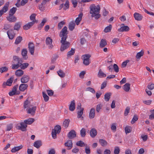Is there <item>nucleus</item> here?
I'll return each mask as SVG.
<instances>
[{
  "label": "nucleus",
  "instance_id": "nucleus-25",
  "mask_svg": "<svg viewBox=\"0 0 154 154\" xmlns=\"http://www.w3.org/2000/svg\"><path fill=\"white\" fill-rule=\"evenodd\" d=\"M75 24L74 21H71L69 24V30L71 31H72L75 28Z\"/></svg>",
  "mask_w": 154,
  "mask_h": 154
},
{
  "label": "nucleus",
  "instance_id": "nucleus-31",
  "mask_svg": "<svg viewBox=\"0 0 154 154\" xmlns=\"http://www.w3.org/2000/svg\"><path fill=\"white\" fill-rule=\"evenodd\" d=\"M82 16L83 14L82 13H81L79 15L78 17H77L76 19L75 22L76 23L77 25H78L79 24V23L82 20Z\"/></svg>",
  "mask_w": 154,
  "mask_h": 154
},
{
  "label": "nucleus",
  "instance_id": "nucleus-52",
  "mask_svg": "<svg viewBox=\"0 0 154 154\" xmlns=\"http://www.w3.org/2000/svg\"><path fill=\"white\" fill-rule=\"evenodd\" d=\"M112 28V25L109 24L108 26H107L105 28L104 31L105 32H109L111 31Z\"/></svg>",
  "mask_w": 154,
  "mask_h": 154
},
{
  "label": "nucleus",
  "instance_id": "nucleus-39",
  "mask_svg": "<svg viewBox=\"0 0 154 154\" xmlns=\"http://www.w3.org/2000/svg\"><path fill=\"white\" fill-rule=\"evenodd\" d=\"M111 95V93H107L105 94L104 95V99L106 101H108L110 98V96Z\"/></svg>",
  "mask_w": 154,
  "mask_h": 154
},
{
  "label": "nucleus",
  "instance_id": "nucleus-63",
  "mask_svg": "<svg viewBox=\"0 0 154 154\" xmlns=\"http://www.w3.org/2000/svg\"><path fill=\"white\" fill-rule=\"evenodd\" d=\"M86 91H89L93 93H95V91L94 89L92 88L88 87L86 89Z\"/></svg>",
  "mask_w": 154,
  "mask_h": 154
},
{
  "label": "nucleus",
  "instance_id": "nucleus-7",
  "mask_svg": "<svg viewBox=\"0 0 154 154\" xmlns=\"http://www.w3.org/2000/svg\"><path fill=\"white\" fill-rule=\"evenodd\" d=\"M28 48L29 52L32 55L34 54L35 50V46L32 42H29L28 44Z\"/></svg>",
  "mask_w": 154,
  "mask_h": 154
},
{
  "label": "nucleus",
  "instance_id": "nucleus-43",
  "mask_svg": "<svg viewBox=\"0 0 154 154\" xmlns=\"http://www.w3.org/2000/svg\"><path fill=\"white\" fill-rule=\"evenodd\" d=\"M98 76L100 78L105 77L106 76V75L100 69L99 70L98 73Z\"/></svg>",
  "mask_w": 154,
  "mask_h": 154
},
{
  "label": "nucleus",
  "instance_id": "nucleus-44",
  "mask_svg": "<svg viewBox=\"0 0 154 154\" xmlns=\"http://www.w3.org/2000/svg\"><path fill=\"white\" fill-rule=\"evenodd\" d=\"M57 73L58 75L61 78H64L65 76V74L63 71L60 69L57 71Z\"/></svg>",
  "mask_w": 154,
  "mask_h": 154
},
{
  "label": "nucleus",
  "instance_id": "nucleus-34",
  "mask_svg": "<svg viewBox=\"0 0 154 154\" xmlns=\"http://www.w3.org/2000/svg\"><path fill=\"white\" fill-rule=\"evenodd\" d=\"M123 89L126 92H128L130 89V84L126 83L123 86Z\"/></svg>",
  "mask_w": 154,
  "mask_h": 154
},
{
  "label": "nucleus",
  "instance_id": "nucleus-29",
  "mask_svg": "<svg viewBox=\"0 0 154 154\" xmlns=\"http://www.w3.org/2000/svg\"><path fill=\"white\" fill-rule=\"evenodd\" d=\"M27 51L26 49H23L22 51L21 54L23 58L26 60L28 58L27 55Z\"/></svg>",
  "mask_w": 154,
  "mask_h": 154
},
{
  "label": "nucleus",
  "instance_id": "nucleus-3",
  "mask_svg": "<svg viewBox=\"0 0 154 154\" xmlns=\"http://www.w3.org/2000/svg\"><path fill=\"white\" fill-rule=\"evenodd\" d=\"M90 13L92 14L94 13H98L100 10V8L99 5L97 6L94 5H91L90 7Z\"/></svg>",
  "mask_w": 154,
  "mask_h": 154
},
{
  "label": "nucleus",
  "instance_id": "nucleus-5",
  "mask_svg": "<svg viewBox=\"0 0 154 154\" xmlns=\"http://www.w3.org/2000/svg\"><path fill=\"white\" fill-rule=\"evenodd\" d=\"M84 58L83 64L86 66L89 65L90 63V58L91 57V55L89 54H85L83 55Z\"/></svg>",
  "mask_w": 154,
  "mask_h": 154
},
{
  "label": "nucleus",
  "instance_id": "nucleus-56",
  "mask_svg": "<svg viewBox=\"0 0 154 154\" xmlns=\"http://www.w3.org/2000/svg\"><path fill=\"white\" fill-rule=\"evenodd\" d=\"M138 119L137 116L136 115H134L132 119L131 120V123L132 124L135 123L136 121H137Z\"/></svg>",
  "mask_w": 154,
  "mask_h": 154
},
{
  "label": "nucleus",
  "instance_id": "nucleus-64",
  "mask_svg": "<svg viewBox=\"0 0 154 154\" xmlns=\"http://www.w3.org/2000/svg\"><path fill=\"white\" fill-rule=\"evenodd\" d=\"M113 69L116 72H119V68L118 66L116 64H114L113 66Z\"/></svg>",
  "mask_w": 154,
  "mask_h": 154
},
{
  "label": "nucleus",
  "instance_id": "nucleus-24",
  "mask_svg": "<svg viewBox=\"0 0 154 154\" xmlns=\"http://www.w3.org/2000/svg\"><path fill=\"white\" fill-rule=\"evenodd\" d=\"M42 145V142L40 140L35 141L34 143L33 146L37 149L39 148Z\"/></svg>",
  "mask_w": 154,
  "mask_h": 154
},
{
  "label": "nucleus",
  "instance_id": "nucleus-17",
  "mask_svg": "<svg viewBox=\"0 0 154 154\" xmlns=\"http://www.w3.org/2000/svg\"><path fill=\"white\" fill-rule=\"evenodd\" d=\"M9 4V2H6L4 6L2 8V9L0 10V11H1L3 13L6 12L8 11V9Z\"/></svg>",
  "mask_w": 154,
  "mask_h": 154
},
{
  "label": "nucleus",
  "instance_id": "nucleus-42",
  "mask_svg": "<svg viewBox=\"0 0 154 154\" xmlns=\"http://www.w3.org/2000/svg\"><path fill=\"white\" fill-rule=\"evenodd\" d=\"M86 130L85 129L82 128L80 131V135L82 137H84L86 134Z\"/></svg>",
  "mask_w": 154,
  "mask_h": 154
},
{
  "label": "nucleus",
  "instance_id": "nucleus-36",
  "mask_svg": "<svg viewBox=\"0 0 154 154\" xmlns=\"http://www.w3.org/2000/svg\"><path fill=\"white\" fill-rule=\"evenodd\" d=\"M36 14H32L30 17V19L31 21H32L31 22H34L33 23L35 24V22L37 23V21L35 19V17Z\"/></svg>",
  "mask_w": 154,
  "mask_h": 154
},
{
  "label": "nucleus",
  "instance_id": "nucleus-38",
  "mask_svg": "<svg viewBox=\"0 0 154 154\" xmlns=\"http://www.w3.org/2000/svg\"><path fill=\"white\" fill-rule=\"evenodd\" d=\"M34 120L33 118H29L28 119L25 120L24 121L25 124L27 125V124L30 125L32 124L34 122Z\"/></svg>",
  "mask_w": 154,
  "mask_h": 154
},
{
  "label": "nucleus",
  "instance_id": "nucleus-45",
  "mask_svg": "<svg viewBox=\"0 0 154 154\" xmlns=\"http://www.w3.org/2000/svg\"><path fill=\"white\" fill-rule=\"evenodd\" d=\"M21 63L20 64V67L21 69H24L28 67L29 65V64L28 63Z\"/></svg>",
  "mask_w": 154,
  "mask_h": 154
},
{
  "label": "nucleus",
  "instance_id": "nucleus-30",
  "mask_svg": "<svg viewBox=\"0 0 154 154\" xmlns=\"http://www.w3.org/2000/svg\"><path fill=\"white\" fill-rule=\"evenodd\" d=\"M107 44L106 41V39H102L101 40L100 44V47L101 48H103L105 47Z\"/></svg>",
  "mask_w": 154,
  "mask_h": 154
},
{
  "label": "nucleus",
  "instance_id": "nucleus-48",
  "mask_svg": "<svg viewBox=\"0 0 154 154\" xmlns=\"http://www.w3.org/2000/svg\"><path fill=\"white\" fill-rule=\"evenodd\" d=\"M125 132L126 134L130 133L132 131V128L131 127L127 126L125 128Z\"/></svg>",
  "mask_w": 154,
  "mask_h": 154
},
{
  "label": "nucleus",
  "instance_id": "nucleus-6",
  "mask_svg": "<svg viewBox=\"0 0 154 154\" xmlns=\"http://www.w3.org/2000/svg\"><path fill=\"white\" fill-rule=\"evenodd\" d=\"M14 79V77L12 76L9 79H8L6 82H3L2 86L3 88H5L6 86H11L13 82V80Z\"/></svg>",
  "mask_w": 154,
  "mask_h": 154
},
{
  "label": "nucleus",
  "instance_id": "nucleus-11",
  "mask_svg": "<svg viewBox=\"0 0 154 154\" xmlns=\"http://www.w3.org/2000/svg\"><path fill=\"white\" fill-rule=\"evenodd\" d=\"M7 33L9 38L11 40L13 39L15 35L14 30L12 29L8 30Z\"/></svg>",
  "mask_w": 154,
  "mask_h": 154
},
{
  "label": "nucleus",
  "instance_id": "nucleus-26",
  "mask_svg": "<svg viewBox=\"0 0 154 154\" xmlns=\"http://www.w3.org/2000/svg\"><path fill=\"white\" fill-rule=\"evenodd\" d=\"M97 131L95 129L93 128H92L90 130V134L91 137L94 138L97 135Z\"/></svg>",
  "mask_w": 154,
  "mask_h": 154
},
{
  "label": "nucleus",
  "instance_id": "nucleus-55",
  "mask_svg": "<svg viewBox=\"0 0 154 154\" xmlns=\"http://www.w3.org/2000/svg\"><path fill=\"white\" fill-rule=\"evenodd\" d=\"M42 96L45 102H47L49 98V97L45 92H42Z\"/></svg>",
  "mask_w": 154,
  "mask_h": 154
},
{
  "label": "nucleus",
  "instance_id": "nucleus-40",
  "mask_svg": "<svg viewBox=\"0 0 154 154\" xmlns=\"http://www.w3.org/2000/svg\"><path fill=\"white\" fill-rule=\"evenodd\" d=\"M143 54L144 51L142 50L137 53L136 56V57L137 59H140V57L143 55Z\"/></svg>",
  "mask_w": 154,
  "mask_h": 154
},
{
  "label": "nucleus",
  "instance_id": "nucleus-62",
  "mask_svg": "<svg viewBox=\"0 0 154 154\" xmlns=\"http://www.w3.org/2000/svg\"><path fill=\"white\" fill-rule=\"evenodd\" d=\"M130 108L129 106L127 107L125 111L124 115L125 116H127L130 112Z\"/></svg>",
  "mask_w": 154,
  "mask_h": 154
},
{
  "label": "nucleus",
  "instance_id": "nucleus-4",
  "mask_svg": "<svg viewBox=\"0 0 154 154\" xmlns=\"http://www.w3.org/2000/svg\"><path fill=\"white\" fill-rule=\"evenodd\" d=\"M27 125L25 124L24 122H21L19 124H18L17 125V129L21 130L23 131H26V128Z\"/></svg>",
  "mask_w": 154,
  "mask_h": 154
},
{
  "label": "nucleus",
  "instance_id": "nucleus-58",
  "mask_svg": "<svg viewBox=\"0 0 154 154\" xmlns=\"http://www.w3.org/2000/svg\"><path fill=\"white\" fill-rule=\"evenodd\" d=\"M44 5V4H42V3L38 5L39 9L42 11H43L45 9V7Z\"/></svg>",
  "mask_w": 154,
  "mask_h": 154
},
{
  "label": "nucleus",
  "instance_id": "nucleus-15",
  "mask_svg": "<svg viewBox=\"0 0 154 154\" xmlns=\"http://www.w3.org/2000/svg\"><path fill=\"white\" fill-rule=\"evenodd\" d=\"M72 141L70 140H68L64 144L65 146L67 147V149H71L72 147Z\"/></svg>",
  "mask_w": 154,
  "mask_h": 154
},
{
  "label": "nucleus",
  "instance_id": "nucleus-60",
  "mask_svg": "<svg viewBox=\"0 0 154 154\" xmlns=\"http://www.w3.org/2000/svg\"><path fill=\"white\" fill-rule=\"evenodd\" d=\"M98 13H94L92 14L91 16L92 17H95V18L96 19H98L100 17V15Z\"/></svg>",
  "mask_w": 154,
  "mask_h": 154
},
{
  "label": "nucleus",
  "instance_id": "nucleus-21",
  "mask_svg": "<svg viewBox=\"0 0 154 154\" xmlns=\"http://www.w3.org/2000/svg\"><path fill=\"white\" fill-rule=\"evenodd\" d=\"M84 108H82V109H79L77 112V118H81V120H83L84 118L82 116L83 113Z\"/></svg>",
  "mask_w": 154,
  "mask_h": 154
},
{
  "label": "nucleus",
  "instance_id": "nucleus-2",
  "mask_svg": "<svg viewBox=\"0 0 154 154\" xmlns=\"http://www.w3.org/2000/svg\"><path fill=\"white\" fill-rule=\"evenodd\" d=\"M66 40H61L60 41V43L61 45L60 48V50L61 51H63L70 46V43L68 42H67Z\"/></svg>",
  "mask_w": 154,
  "mask_h": 154
},
{
  "label": "nucleus",
  "instance_id": "nucleus-8",
  "mask_svg": "<svg viewBox=\"0 0 154 154\" xmlns=\"http://www.w3.org/2000/svg\"><path fill=\"white\" fill-rule=\"evenodd\" d=\"M46 44L47 45H48V48L49 49H52L53 45H52V40L49 37H47L46 38L45 40Z\"/></svg>",
  "mask_w": 154,
  "mask_h": 154
},
{
  "label": "nucleus",
  "instance_id": "nucleus-18",
  "mask_svg": "<svg viewBox=\"0 0 154 154\" xmlns=\"http://www.w3.org/2000/svg\"><path fill=\"white\" fill-rule=\"evenodd\" d=\"M134 16L135 19L137 21H140L143 18L142 15L137 12L134 14Z\"/></svg>",
  "mask_w": 154,
  "mask_h": 154
},
{
  "label": "nucleus",
  "instance_id": "nucleus-13",
  "mask_svg": "<svg viewBox=\"0 0 154 154\" xmlns=\"http://www.w3.org/2000/svg\"><path fill=\"white\" fill-rule=\"evenodd\" d=\"M18 84L14 86L12 89V90L9 93V94L10 96H12L16 94L17 90L18 88Z\"/></svg>",
  "mask_w": 154,
  "mask_h": 154
},
{
  "label": "nucleus",
  "instance_id": "nucleus-20",
  "mask_svg": "<svg viewBox=\"0 0 154 154\" xmlns=\"http://www.w3.org/2000/svg\"><path fill=\"white\" fill-rule=\"evenodd\" d=\"M69 110L71 111H73L75 109V101L73 100L71 101L69 107Z\"/></svg>",
  "mask_w": 154,
  "mask_h": 154
},
{
  "label": "nucleus",
  "instance_id": "nucleus-37",
  "mask_svg": "<svg viewBox=\"0 0 154 154\" xmlns=\"http://www.w3.org/2000/svg\"><path fill=\"white\" fill-rule=\"evenodd\" d=\"M23 74V71L21 69L17 70L15 72V75L17 76L20 77Z\"/></svg>",
  "mask_w": 154,
  "mask_h": 154
},
{
  "label": "nucleus",
  "instance_id": "nucleus-9",
  "mask_svg": "<svg viewBox=\"0 0 154 154\" xmlns=\"http://www.w3.org/2000/svg\"><path fill=\"white\" fill-rule=\"evenodd\" d=\"M76 132L73 130H71L67 135V137L69 139H72L76 137Z\"/></svg>",
  "mask_w": 154,
  "mask_h": 154
},
{
  "label": "nucleus",
  "instance_id": "nucleus-51",
  "mask_svg": "<svg viewBox=\"0 0 154 154\" xmlns=\"http://www.w3.org/2000/svg\"><path fill=\"white\" fill-rule=\"evenodd\" d=\"M76 145L80 147H83L85 146V144L83 141L79 140L76 142Z\"/></svg>",
  "mask_w": 154,
  "mask_h": 154
},
{
  "label": "nucleus",
  "instance_id": "nucleus-49",
  "mask_svg": "<svg viewBox=\"0 0 154 154\" xmlns=\"http://www.w3.org/2000/svg\"><path fill=\"white\" fill-rule=\"evenodd\" d=\"M22 39V37L20 36L17 37L15 40V44L16 45L18 44L21 42Z\"/></svg>",
  "mask_w": 154,
  "mask_h": 154
},
{
  "label": "nucleus",
  "instance_id": "nucleus-61",
  "mask_svg": "<svg viewBox=\"0 0 154 154\" xmlns=\"http://www.w3.org/2000/svg\"><path fill=\"white\" fill-rule=\"evenodd\" d=\"M20 63H17L12 65V68L13 69H18L19 67H20Z\"/></svg>",
  "mask_w": 154,
  "mask_h": 154
},
{
  "label": "nucleus",
  "instance_id": "nucleus-23",
  "mask_svg": "<svg viewBox=\"0 0 154 154\" xmlns=\"http://www.w3.org/2000/svg\"><path fill=\"white\" fill-rule=\"evenodd\" d=\"M33 22H30L28 23L25 25L23 26V29L25 30H28L34 24L33 23Z\"/></svg>",
  "mask_w": 154,
  "mask_h": 154
},
{
  "label": "nucleus",
  "instance_id": "nucleus-22",
  "mask_svg": "<svg viewBox=\"0 0 154 154\" xmlns=\"http://www.w3.org/2000/svg\"><path fill=\"white\" fill-rule=\"evenodd\" d=\"M29 77L28 75H23L21 79V82L23 83H27L29 80Z\"/></svg>",
  "mask_w": 154,
  "mask_h": 154
},
{
  "label": "nucleus",
  "instance_id": "nucleus-32",
  "mask_svg": "<svg viewBox=\"0 0 154 154\" xmlns=\"http://www.w3.org/2000/svg\"><path fill=\"white\" fill-rule=\"evenodd\" d=\"M14 60L17 62V63L21 64V63H23L22 59L19 58L17 56H14L13 57Z\"/></svg>",
  "mask_w": 154,
  "mask_h": 154
},
{
  "label": "nucleus",
  "instance_id": "nucleus-41",
  "mask_svg": "<svg viewBox=\"0 0 154 154\" xmlns=\"http://www.w3.org/2000/svg\"><path fill=\"white\" fill-rule=\"evenodd\" d=\"M17 10V8L16 7H13L10 10L9 12V15H14Z\"/></svg>",
  "mask_w": 154,
  "mask_h": 154
},
{
  "label": "nucleus",
  "instance_id": "nucleus-1",
  "mask_svg": "<svg viewBox=\"0 0 154 154\" xmlns=\"http://www.w3.org/2000/svg\"><path fill=\"white\" fill-rule=\"evenodd\" d=\"M68 34L67 27L65 26L60 32L59 36L61 38V40L66 39L68 37Z\"/></svg>",
  "mask_w": 154,
  "mask_h": 154
},
{
  "label": "nucleus",
  "instance_id": "nucleus-33",
  "mask_svg": "<svg viewBox=\"0 0 154 154\" xmlns=\"http://www.w3.org/2000/svg\"><path fill=\"white\" fill-rule=\"evenodd\" d=\"M23 147L22 145H21L20 146L15 147L13 148L11 150V152H16L18 151L21 149Z\"/></svg>",
  "mask_w": 154,
  "mask_h": 154
},
{
  "label": "nucleus",
  "instance_id": "nucleus-28",
  "mask_svg": "<svg viewBox=\"0 0 154 154\" xmlns=\"http://www.w3.org/2000/svg\"><path fill=\"white\" fill-rule=\"evenodd\" d=\"M75 53V49L71 48L70 51H69L67 53V58L68 59L71 57V56L74 54Z\"/></svg>",
  "mask_w": 154,
  "mask_h": 154
},
{
  "label": "nucleus",
  "instance_id": "nucleus-27",
  "mask_svg": "<svg viewBox=\"0 0 154 154\" xmlns=\"http://www.w3.org/2000/svg\"><path fill=\"white\" fill-rule=\"evenodd\" d=\"M30 102L28 99H27L24 102L23 104V107L24 109L30 108L31 106L30 105Z\"/></svg>",
  "mask_w": 154,
  "mask_h": 154
},
{
  "label": "nucleus",
  "instance_id": "nucleus-46",
  "mask_svg": "<svg viewBox=\"0 0 154 154\" xmlns=\"http://www.w3.org/2000/svg\"><path fill=\"white\" fill-rule=\"evenodd\" d=\"M46 20L45 19H44L42 22L39 24V25L38 26V29L40 30L44 26L45 23L46 22Z\"/></svg>",
  "mask_w": 154,
  "mask_h": 154
},
{
  "label": "nucleus",
  "instance_id": "nucleus-14",
  "mask_svg": "<svg viewBox=\"0 0 154 154\" xmlns=\"http://www.w3.org/2000/svg\"><path fill=\"white\" fill-rule=\"evenodd\" d=\"M7 19L8 20L11 22H15L17 20V18L15 17L14 15H9V16L7 17Z\"/></svg>",
  "mask_w": 154,
  "mask_h": 154
},
{
  "label": "nucleus",
  "instance_id": "nucleus-59",
  "mask_svg": "<svg viewBox=\"0 0 154 154\" xmlns=\"http://www.w3.org/2000/svg\"><path fill=\"white\" fill-rule=\"evenodd\" d=\"M102 107V105L101 104H99L97 105L96 110L97 112H100Z\"/></svg>",
  "mask_w": 154,
  "mask_h": 154
},
{
  "label": "nucleus",
  "instance_id": "nucleus-53",
  "mask_svg": "<svg viewBox=\"0 0 154 154\" xmlns=\"http://www.w3.org/2000/svg\"><path fill=\"white\" fill-rule=\"evenodd\" d=\"M65 24V22L64 21H62L58 23L57 29L60 30L62 28L63 25Z\"/></svg>",
  "mask_w": 154,
  "mask_h": 154
},
{
  "label": "nucleus",
  "instance_id": "nucleus-50",
  "mask_svg": "<svg viewBox=\"0 0 154 154\" xmlns=\"http://www.w3.org/2000/svg\"><path fill=\"white\" fill-rule=\"evenodd\" d=\"M61 128L60 126L58 125H56L54 129H53V130H55V131L57 132V134L59 133L61 131Z\"/></svg>",
  "mask_w": 154,
  "mask_h": 154
},
{
  "label": "nucleus",
  "instance_id": "nucleus-12",
  "mask_svg": "<svg viewBox=\"0 0 154 154\" xmlns=\"http://www.w3.org/2000/svg\"><path fill=\"white\" fill-rule=\"evenodd\" d=\"M122 25H123V26H121L120 28L118 29L119 32H128L129 31L130 29L128 26H124L123 24H122Z\"/></svg>",
  "mask_w": 154,
  "mask_h": 154
},
{
  "label": "nucleus",
  "instance_id": "nucleus-57",
  "mask_svg": "<svg viewBox=\"0 0 154 154\" xmlns=\"http://www.w3.org/2000/svg\"><path fill=\"white\" fill-rule=\"evenodd\" d=\"M8 70V67L5 66L0 68V72L1 73L5 72Z\"/></svg>",
  "mask_w": 154,
  "mask_h": 154
},
{
  "label": "nucleus",
  "instance_id": "nucleus-35",
  "mask_svg": "<svg viewBox=\"0 0 154 154\" xmlns=\"http://www.w3.org/2000/svg\"><path fill=\"white\" fill-rule=\"evenodd\" d=\"M21 25V23L20 22L15 23L14 27V29L17 31L19 30L20 28Z\"/></svg>",
  "mask_w": 154,
  "mask_h": 154
},
{
  "label": "nucleus",
  "instance_id": "nucleus-10",
  "mask_svg": "<svg viewBox=\"0 0 154 154\" xmlns=\"http://www.w3.org/2000/svg\"><path fill=\"white\" fill-rule=\"evenodd\" d=\"M36 106H34L32 107L29 108V109H26L28 113L32 115H34L36 109Z\"/></svg>",
  "mask_w": 154,
  "mask_h": 154
},
{
  "label": "nucleus",
  "instance_id": "nucleus-19",
  "mask_svg": "<svg viewBox=\"0 0 154 154\" xmlns=\"http://www.w3.org/2000/svg\"><path fill=\"white\" fill-rule=\"evenodd\" d=\"M28 85L27 84H21L19 87V90L22 91H24L27 88Z\"/></svg>",
  "mask_w": 154,
  "mask_h": 154
},
{
  "label": "nucleus",
  "instance_id": "nucleus-16",
  "mask_svg": "<svg viewBox=\"0 0 154 154\" xmlns=\"http://www.w3.org/2000/svg\"><path fill=\"white\" fill-rule=\"evenodd\" d=\"M95 116V109L94 108H91L89 113V118L90 119H93Z\"/></svg>",
  "mask_w": 154,
  "mask_h": 154
},
{
  "label": "nucleus",
  "instance_id": "nucleus-54",
  "mask_svg": "<svg viewBox=\"0 0 154 154\" xmlns=\"http://www.w3.org/2000/svg\"><path fill=\"white\" fill-rule=\"evenodd\" d=\"M69 119H65L63 122V126L66 128H67L69 126Z\"/></svg>",
  "mask_w": 154,
  "mask_h": 154
},
{
  "label": "nucleus",
  "instance_id": "nucleus-47",
  "mask_svg": "<svg viewBox=\"0 0 154 154\" xmlns=\"http://www.w3.org/2000/svg\"><path fill=\"white\" fill-rule=\"evenodd\" d=\"M99 142L101 145L103 146H106L107 144V142L105 140L100 139L99 141Z\"/></svg>",
  "mask_w": 154,
  "mask_h": 154
}]
</instances>
